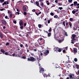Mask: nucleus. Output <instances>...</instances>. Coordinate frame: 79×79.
Masks as SVG:
<instances>
[{
    "mask_svg": "<svg viewBox=\"0 0 79 79\" xmlns=\"http://www.w3.org/2000/svg\"><path fill=\"white\" fill-rule=\"evenodd\" d=\"M63 53H65V52H66V50H63Z\"/></svg>",
    "mask_w": 79,
    "mask_h": 79,
    "instance_id": "8fccbe9b",
    "label": "nucleus"
},
{
    "mask_svg": "<svg viewBox=\"0 0 79 79\" xmlns=\"http://www.w3.org/2000/svg\"><path fill=\"white\" fill-rule=\"evenodd\" d=\"M74 6H76L77 4V1H74L73 2Z\"/></svg>",
    "mask_w": 79,
    "mask_h": 79,
    "instance_id": "2eb2a0df",
    "label": "nucleus"
},
{
    "mask_svg": "<svg viewBox=\"0 0 79 79\" xmlns=\"http://www.w3.org/2000/svg\"><path fill=\"white\" fill-rule=\"evenodd\" d=\"M27 52H28V53H29V49H27Z\"/></svg>",
    "mask_w": 79,
    "mask_h": 79,
    "instance_id": "4d7b16f0",
    "label": "nucleus"
},
{
    "mask_svg": "<svg viewBox=\"0 0 79 79\" xmlns=\"http://www.w3.org/2000/svg\"><path fill=\"white\" fill-rule=\"evenodd\" d=\"M69 76L70 77L69 79H74L75 78V76H74V74H69Z\"/></svg>",
    "mask_w": 79,
    "mask_h": 79,
    "instance_id": "20e7f679",
    "label": "nucleus"
},
{
    "mask_svg": "<svg viewBox=\"0 0 79 79\" xmlns=\"http://www.w3.org/2000/svg\"><path fill=\"white\" fill-rule=\"evenodd\" d=\"M1 22L2 23V24H3V25H6L7 22L6 20H2Z\"/></svg>",
    "mask_w": 79,
    "mask_h": 79,
    "instance_id": "6e6552de",
    "label": "nucleus"
},
{
    "mask_svg": "<svg viewBox=\"0 0 79 79\" xmlns=\"http://www.w3.org/2000/svg\"><path fill=\"white\" fill-rule=\"evenodd\" d=\"M12 16H13V15H12V14H10L9 15V17L10 18H12Z\"/></svg>",
    "mask_w": 79,
    "mask_h": 79,
    "instance_id": "473e14b6",
    "label": "nucleus"
},
{
    "mask_svg": "<svg viewBox=\"0 0 79 79\" xmlns=\"http://www.w3.org/2000/svg\"><path fill=\"white\" fill-rule=\"evenodd\" d=\"M13 22L14 24H16V23H17V22L16 20H14Z\"/></svg>",
    "mask_w": 79,
    "mask_h": 79,
    "instance_id": "f704fd0d",
    "label": "nucleus"
},
{
    "mask_svg": "<svg viewBox=\"0 0 79 79\" xmlns=\"http://www.w3.org/2000/svg\"><path fill=\"white\" fill-rule=\"evenodd\" d=\"M51 31H52V28H51V27H50V32H51Z\"/></svg>",
    "mask_w": 79,
    "mask_h": 79,
    "instance_id": "69168bd1",
    "label": "nucleus"
},
{
    "mask_svg": "<svg viewBox=\"0 0 79 79\" xmlns=\"http://www.w3.org/2000/svg\"><path fill=\"white\" fill-rule=\"evenodd\" d=\"M53 50L54 52H61L63 50V49L61 48H59L58 47H56L53 48Z\"/></svg>",
    "mask_w": 79,
    "mask_h": 79,
    "instance_id": "f03ea898",
    "label": "nucleus"
},
{
    "mask_svg": "<svg viewBox=\"0 0 79 79\" xmlns=\"http://www.w3.org/2000/svg\"><path fill=\"white\" fill-rule=\"evenodd\" d=\"M14 28H15V29H17L18 28V26H14Z\"/></svg>",
    "mask_w": 79,
    "mask_h": 79,
    "instance_id": "ea45409f",
    "label": "nucleus"
},
{
    "mask_svg": "<svg viewBox=\"0 0 79 79\" xmlns=\"http://www.w3.org/2000/svg\"><path fill=\"white\" fill-rule=\"evenodd\" d=\"M45 32L47 33L48 37H50V32L48 33V31H45Z\"/></svg>",
    "mask_w": 79,
    "mask_h": 79,
    "instance_id": "a211bd4d",
    "label": "nucleus"
},
{
    "mask_svg": "<svg viewBox=\"0 0 79 79\" xmlns=\"http://www.w3.org/2000/svg\"><path fill=\"white\" fill-rule=\"evenodd\" d=\"M39 2H44V0H39Z\"/></svg>",
    "mask_w": 79,
    "mask_h": 79,
    "instance_id": "09e8293b",
    "label": "nucleus"
},
{
    "mask_svg": "<svg viewBox=\"0 0 79 79\" xmlns=\"http://www.w3.org/2000/svg\"><path fill=\"white\" fill-rule=\"evenodd\" d=\"M76 47H77L78 49H79V43H76L75 45Z\"/></svg>",
    "mask_w": 79,
    "mask_h": 79,
    "instance_id": "ddd939ff",
    "label": "nucleus"
},
{
    "mask_svg": "<svg viewBox=\"0 0 79 79\" xmlns=\"http://www.w3.org/2000/svg\"><path fill=\"white\" fill-rule=\"evenodd\" d=\"M0 37L1 38H3V34L2 33H0Z\"/></svg>",
    "mask_w": 79,
    "mask_h": 79,
    "instance_id": "dca6fc26",
    "label": "nucleus"
},
{
    "mask_svg": "<svg viewBox=\"0 0 79 79\" xmlns=\"http://www.w3.org/2000/svg\"><path fill=\"white\" fill-rule=\"evenodd\" d=\"M41 11H40L38 13L39 15H40V14H41Z\"/></svg>",
    "mask_w": 79,
    "mask_h": 79,
    "instance_id": "338daca9",
    "label": "nucleus"
},
{
    "mask_svg": "<svg viewBox=\"0 0 79 79\" xmlns=\"http://www.w3.org/2000/svg\"><path fill=\"white\" fill-rule=\"evenodd\" d=\"M63 41V40H58V42H59V43H61Z\"/></svg>",
    "mask_w": 79,
    "mask_h": 79,
    "instance_id": "aec40b11",
    "label": "nucleus"
},
{
    "mask_svg": "<svg viewBox=\"0 0 79 79\" xmlns=\"http://www.w3.org/2000/svg\"><path fill=\"white\" fill-rule=\"evenodd\" d=\"M3 28L4 29H6V27H5V26H4L3 27Z\"/></svg>",
    "mask_w": 79,
    "mask_h": 79,
    "instance_id": "052dcab7",
    "label": "nucleus"
},
{
    "mask_svg": "<svg viewBox=\"0 0 79 79\" xmlns=\"http://www.w3.org/2000/svg\"><path fill=\"white\" fill-rule=\"evenodd\" d=\"M26 36L27 37H28L29 36V34H27Z\"/></svg>",
    "mask_w": 79,
    "mask_h": 79,
    "instance_id": "774afa93",
    "label": "nucleus"
},
{
    "mask_svg": "<svg viewBox=\"0 0 79 79\" xmlns=\"http://www.w3.org/2000/svg\"><path fill=\"white\" fill-rule=\"evenodd\" d=\"M58 15H56L54 16V18H58Z\"/></svg>",
    "mask_w": 79,
    "mask_h": 79,
    "instance_id": "bb28decb",
    "label": "nucleus"
},
{
    "mask_svg": "<svg viewBox=\"0 0 79 79\" xmlns=\"http://www.w3.org/2000/svg\"><path fill=\"white\" fill-rule=\"evenodd\" d=\"M64 34L66 36H68V34H67V32L65 31L64 33Z\"/></svg>",
    "mask_w": 79,
    "mask_h": 79,
    "instance_id": "2f4dec72",
    "label": "nucleus"
},
{
    "mask_svg": "<svg viewBox=\"0 0 79 79\" xmlns=\"http://www.w3.org/2000/svg\"><path fill=\"white\" fill-rule=\"evenodd\" d=\"M4 54H5L6 55H8V53L7 52H6L5 53H4Z\"/></svg>",
    "mask_w": 79,
    "mask_h": 79,
    "instance_id": "c9c22d12",
    "label": "nucleus"
},
{
    "mask_svg": "<svg viewBox=\"0 0 79 79\" xmlns=\"http://www.w3.org/2000/svg\"><path fill=\"white\" fill-rule=\"evenodd\" d=\"M25 47L26 48L28 47V45H27V44H25Z\"/></svg>",
    "mask_w": 79,
    "mask_h": 79,
    "instance_id": "a19ab883",
    "label": "nucleus"
},
{
    "mask_svg": "<svg viewBox=\"0 0 79 79\" xmlns=\"http://www.w3.org/2000/svg\"><path fill=\"white\" fill-rule=\"evenodd\" d=\"M44 55L46 56L48 54V53H49V50H45L44 52Z\"/></svg>",
    "mask_w": 79,
    "mask_h": 79,
    "instance_id": "423d86ee",
    "label": "nucleus"
},
{
    "mask_svg": "<svg viewBox=\"0 0 79 79\" xmlns=\"http://www.w3.org/2000/svg\"><path fill=\"white\" fill-rule=\"evenodd\" d=\"M6 2L5 1L2 4V5H6Z\"/></svg>",
    "mask_w": 79,
    "mask_h": 79,
    "instance_id": "c756f323",
    "label": "nucleus"
},
{
    "mask_svg": "<svg viewBox=\"0 0 79 79\" xmlns=\"http://www.w3.org/2000/svg\"><path fill=\"white\" fill-rule=\"evenodd\" d=\"M50 15L51 16H54V13L53 12H51L50 14Z\"/></svg>",
    "mask_w": 79,
    "mask_h": 79,
    "instance_id": "c85d7f7f",
    "label": "nucleus"
},
{
    "mask_svg": "<svg viewBox=\"0 0 79 79\" xmlns=\"http://www.w3.org/2000/svg\"><path fill=\"white\" fill-rule=\"evenodd\" d=\"M69 21H74V20L72 18H70L69 19Z\"/></svg>",
    "mask_w": 79,
    "mask_h": 79,
    "instance_id": "6ab92c4d",
    "label": "nucleus"
},
{
    "mask_svg": "<svg viewBox=\"0 0 79 79\" xmlns=\"http://www.w3.org/2000/svg\"><path fill=\"white\" fill-rule=\"evenodd\" d=\"M20 47H21V48H23V44H21L20 43Z\"/></svg>",
    "mask_w": 79,
    "mask_h": 79,
    "instance_id": "a878e982",
    "label": "nucleus"
},
{
    "mask_svg": "<svg viewBox=\"0 0 79 79\" xmlns=\"http://www.w3.org/2000/svg\"><path fill=\"white\" fill-rule=\"evenodd\" d=\"M78 15V13H76L75 14V15L76 16H77Z\"/></svg>",
    "mask_w": 79,
    "mask_h": 79,
    "instance_id": "de8ad7c7",
    "label": "nucleus"
},
{
    "mask_svg": "<svg viewBox=\"0 0 79 79\" xmlns=\"http://www.w3.org/2000/svg\"><path fill=\"white\" fill-rule=\"evenodd\" d=\"M38 40H42L43 42V44H45V40H44V39H42V38H39L38 39Z\"/></svg>",
    "mask_w": 79,
    "mask_h": 79,
    "instance_id": "9b49d317",
    "label": "nucleus"
},
{
    "mask_svg": "<svg viewBox=\"0 0 79 79\" xmlns=\"http://www.w3.org/2000/svg\"><path fill=\"white\" fill-rule=\"evenodd\" d=\"M46 3L48 5H50V2H48V1H47Z\"/></svg>",
    "mask_w": 79,
    "mask_h": 79,
    "instance_id": "7c9ffc66",
    "label": "nucleus"
},
{
    "mask_svg": "<svg viewBox=\"0 0 79 79\" xmlns=\"http://www.w3.org/2000/svg\"><path fill=\"white\" fill-rule=\"evenodd\" d=\"M23 14L24 15H27V13L26 12H23Z\"/></svg>",
    "mask_w": 79,
    "mask_h": 79,
    "instance_id": "79ce46f5",
    "label": "nucleus"
},
{
    "mask_svg": "<svg viewBox=\"0 0 79 79\" xmlns=\"http://www.w3.org/2000/svg\"><path fill=\"white\" fill-rule=\"evenodd\" d=\"M35 14H36V15L37 16H39V14H38V13L36 12V13H35Z\"/></svg>",
    "mask_w": 79,
    "mask_h": 79,
    "instance_id": "13d9d810",
    "label": "nucleus"
},
{
    "mask_svg": "<svg viewBox=\"0 0 79 79\" xmlns=\"http://www.w3.org/2000/svg\"><path fill=\"white\" fill-rule=\"evenodd\" d=\"M36 4V6H38L39 7H40H40L39 6V2L36 1L35 3Z\"/></svg>",
    "mask_w": 79,
    "mask_h": 79,
    "instance_id": "f8f14e48",
    "label": "nucleus"
},
{
    "mask_svg": "<svg viewBox=\"0 0 79 79\" xmlns=\"http://www.w3.org/2000/svg\"><path fill=\"white\" fill-rule=\"evenodd\" d=\"M8 14H11V12H10V11H8Z\"/></svg>",
    "mask_w": 79,
    "mask_h": 79,
    "instance_id": "49530a36",
    "label": "nucleus"
},
{
    "mask_svg": "<svg viewBox=\"0 0 79 79\" xmlns=\"http://www.w3.org/2000/svg\"><path fill=\"white\" fill-rule=\"evenodd\" d=\"M63 25L64 26H65V22L64 21L63 22Z\"/></svg>",
    "mask_w": 79,
    "mask_h": 79,
    "instance_id": "4c0bfd02",
    "label": "nucleus"
},
{
    "mask_svg": "<svg viewBox=\"0 0 79 79\" xmlns=\"http://www.w3.org/2000/svg\"><path fill=\"white\" fill-rule=\"evenodd\" d=\"M6 4H7V5H8V4H9V2H8V1H6Z\"/></svg>",
    "mask_w": 79,
    "mask_h": 79,
    "instance_id": "6e6d98bb",
    "label": "nucleus"
},
{
    "mask_svg": "<svg viewBox=\"0 0 79 79\" xmlns=\"http://www.w3.org/2000/svg\"><path fill=\"white\" fill-rule=\"evenodd\" d=\"M12 56H15V53H14V54H12Z\"/></svg>",
    "mask_w": 79,
    "mask_h": 79,
    "instance_id": "bf43d9fd",
    "label": "nucleus"
},
{
    "mask_svg": "<svg viewBox=\"0 0 79 79\" xmlns=\"http://www.w3.org/2000/svg\"><path fill=\"white\" fill-rule=\"evenodd\" d=\"M68 24H69L68 22H66L65 23V24L66 26H68Z\"/></svg>",
    "mask_w": 79,
    "mask_h": 79,
    "instance_id": "864d4df0",
    "label": "nucleus"
},
{
    "mask_svg": "<svg viewBox=\"0 0 79 79\" xmlns=\"http://www.w3.org/2000/svg\"><path fill=\"white\" fill-rule=\"evenodd\" d=\"M1 52H2V53H3V54H5V51L3 49H1Z\"/></svg>",
    "mask_w": 79,
    "mask_h": 79,
    "instance_id": "4468645a",
    "label": "nucleus"
},
{
    "mask_svg": "<svg viewBox=\"0 0 79 79\" xmlns=\"http://www.w3.org/2000/svg\"><path fill=\"white\" fill-rule=\"evenodd\" d=\"M44 76H45L46 77H49V76H50V75L49 74V73H48V75H47V74H45Z\"/></svg>",
    "mask_w": 79,
    "mask_h": 79,
    "instance_id": "f3484780",
    "label": "nucleus"
},
{
    "mask_svg": "<svg viewBox=\"0 0 79 79\" xmlns=\"http://www.w3.org/2000/svg\"><path fill=\"white\" fill-rule=\"evenodd\" d=\"M0 11H3L4 10V9H0Z\"/></svg>",
    "mask_w": 79,
    "mask_h": 79,
    "instance_id": "680f3d73",
    "label": "nucleus"
},
{
    "mask_svg": "<svg viewBox=\"0 0 79 79\" xmlns=\"http://www.w3.org/2000/svg\"><path fill=\"white\" fill-rule=\"evenodd\" d=\"M41 6L42 7L44 6V3L43 2H41Z\"/></svg>",
    "mask_w": 79,
    "mask_h": 79,
    "instance_id": "e433bc0d",
    "label": "nucleus"
},
{
    "mask_svg": "<svg viewBox=\"0 0 79 79\" xmlns=\"http://www.w3.org/2000/svg\"><path fill=\"white\" fill-rule=\"evenodd\" d=\"M32 11L33 12H35V9L32 10Z\"/></svg>",
    "mask_w": 79,
    "mask_h": 79,
    "instance_id": "603ef678",
    "label": "nucleus"
},
{
    "mask_svg": "<svg viewBox=\"0 0 79 79\" xmlns=\"http://www.w3.org/2000/svg\"><path fill=\"white\" fill-rule=\"evenodd\" d=\"M26 23H25L24 24V27H26Z\"/></svg>",
    "mask_w": 79,
    "mask_h": 79,
    "instance_id": "5fc2aeb1",
    "label": "nucleus"
},
{
    "mask_svg": "<svg viewBox=\"0 0 79 79\" xmlns=\"http://www.w3.org/2000/svg\"><path fill=\"white\" fill-rule=\"evenodd\" d=\"M4 1H5V0H0V2H4Z\"/></svg>",
    "mask_w": 79,
    "mask_h": 79,
    "instance_id": "37998d69",
    "label": "nucleus"
},
{
    "mask_svg": "<svg viewBox=\"0 0 79 79\" xmlns=\"http://www.w3.org/2000/svg\"><path fill=\"white\" fill-rule=\"evenodd\" d=\"M76 11H75L74 10H73L72 11V13H73V14H75V13H76Z\"/></svg>",
    "mask_w": 79,
    "mask_h": 79,
    "instance_id": "cd10ccee",
    "label": "nucleus"
},
{
    "mask_svg": "<svg viewBox=\"0 0 79 79\" xmlns=\"http://www.w3.org/2000/svg\"><path fill=\"white\" fill-rule=\"evenodd\" d=\"M74 61L75 62H77V58H75L74 59Z\"/></svg>",
    "mask_w": 79,
    "mask_h": 79,
    "instance_id": "b1692460",
    "label": "nucleus"
},
{
    "mask_svg": "<svg viewBox=\"0 0 79 79\" xmlns=\"http://www.w3.org/2000/svg\"><path fill=\"white\" fill-rule=\"evenodd\" d=\"M20 28L21 29H23V28H24V27L23 26H22L20 27Z\"/></svg>",
    "mask_w": 79,
    "mask_h": 79,
    "instance_id": "58836bf2",
    "label": "nucleus"
},
{
    "mask_svg": "<svg viewBox=\"0 0 79 79\" xmlns=\"http://www.w3.org/2000/svg\"><path fill=\"white\" fill-rule=\"evenodd\" d=\"M58 4L59 5H60V6L62 5V4L61 3H58Z\"/></svg>",
    "mask_w": 79,
    "mask_h": 79,
    "instance_id": "c03bdc74",
    "label": "nucleus"
},
{
    "mask_svg": "<svg viewBox=\"0 0 79 79\" xmlns=\"http://www.w3.org/2000/svg\"><path fill=\"white\" fill-rule=\"evenodd\" d=\"M28 61H36V60H35V58H34L33 57H30V58H28L27 59Z\"/></svg>",
    "mask_w": 79,
    "mask_h": 79,
    "instance_id": "7ed1b4c3",
    "label": "nucleus"
},
{
    "mask_svg": "<svg viewBox=\"0 0 79 79\" xmlns=\"http://www.w3.org/2000/svg\"><path fill=\"white\" fill-rule=\"evenodd\" d=\"M73 2V0H68V2L69 3H72Z\"/></svg>",
    "mask_w": 79,
    "mask_h": 79,
    "instance_id": "72a5a7b5",
    "label": "nucleus"
},
{
    "mask_svg": "<svg viewBox=\"0 0 79 79\" xmlns=\"http://www.w3.org/2000/svg\"><path fill=\"white\" fill-rule=\"evenodd\" d=\"M39 72L40 73H42V74H43V72L45 71V70L44 69L41 68V67H40L39 68Z\"/></svg>",
    "mask_w": 79,
    "mask_h": 79,
    "instance_id": "39448f33",
    "label": "nucleus"
},
{
    "mask_svg": "<svg viewBox=\"0 0 79 79\" xmlns=\"http://www.w3.org/2000/svg\"><path fill=\"white\" fill-rule=\"evenodd\" d=\"M5 18L6 19H7V18H8V16H5Z\"/></svg>",
    "mask_w": 79,
    "mask_h": 79,
    "instance_id": "0e129e2a",
    "label": "nucleus"
},
{
    "mask_svg": "<svg viewBox=\"0 0 79 79\" xmlns=\"http://www.w3.org/2000/svg\"><path fill=\"white\" fill-rule=\"evenodd\" d=\"M72 39L71 40V44H74V42H76L78 41V39H77V38H78V37H76V35L74 34H73L72 35Z\"/></svg>",
    "mask_w": 79,
    "mask_h": 79,
    "instance_id": "f257e3e1",
    "label": "nucleus"
},
{
    "mask_svg": "<svg viewBox=\"0 0 79 79\" xmlns=\"http://www.w3.org/2000/svg\"><path fill=\"white\" fill-rule=\"evenodd\" d=\"M69 25L70 27L72 28V23H69Z\"/></svg>",
    "mask_w": 79,
    "mask_h": 79,
    "instance_id": "412c9836",
    "label": "nucleus"
},
{
    "mask_svg": "<svg viewBox=\"0 0 79 79\" xmlns=\"http://www.w3.org/2000/svg\"><path fill=\"white\" fill-rule=\"evenodd\" d=\"M59 8L60 10H61L62 9H63V7H59Z\"/></svg>",
    "mask_w": 79,
    "mask_h": 79,
    "instance_id": "3c124183",
    "label": "nucleus"
},
{
    "mask_svg": "<svg viewBox=\"0 0 79 79\" xmlns=\"http://www.w3.org/2000/svg\"><path fill=\"white\" fill-rule=\"evenodd\" d=\"M55 2V3H58V1L56 0Z\"/></svg>",
    "mask_w": 79,
    "mask_h": 79,
    "instance_id": "a18cd8bd",
    "label": "nucleus"
},
{
    "mask_svg": "<svg viewBox=\"0 0 79 79\" xmlns=\"http://www.w3.org/2000/svg\"><path fill=\"white\" fill-rule=\"evenodd\" d=\"M21 58L23 59H26V57L25 56H23L22 57H21Z\"/></svg>",
    "mask_w": 79,
    "mask_h": 79,
    "instance_id": "393cba45",
    "label": "nucleus"
},
{
    "mask_svg": "<svg viewBox=\"0 0 79 79\" xmlns=\"http://www.w3.org/2000/svg\"><path fill=\"white\" fill-rule=\"evenodd\" d=\"M17 11H18V12H19V11H20V10L19 9H17Z\"/></svg>",
    "mask_w": 79,
    "mask_h": 79,
    "instance_id": "e2e57ef3",
    "label": "nucleus"
},
{
    "mask_svg": "<svg viewBox=\"0 0 79 79\" xmlns=\"http://www.w3.org/2000/svg\"><path fill=\"white\" fill-rule=\"evenodd\" d=\"M73 53H77V48H73Z\"/></svg>",
    "mask_w": 79,
    "mask_h": 79,
    "instance_id": "0eeeda50",
    "label": "nucleus"
},
{
    "mask_svg": "<svg viewBox=\"0 0 79 79\" xmlns=\"http://www.w3.org/2000/svg\"><path fill=\"white\" fill-rule=\"evenodd\" d=\"M23 11H27V10H26V5L23 6Z\"/></svg>",
    "mask_w": 79,
    "mask_h": 79,
    "instance_id": "1a4fd4ad",
    "label": "nucleus"
},
{
    "mask_svg": "<svg viewBox=\"0 0 79 79\" xmlns=\"http://www.w3.org/2000/svg\"><path fill=\"white\" fill-rule=\"evenodd\" d=\"M19 24L20 26H23V24H24V23H23V22L22 20L19 22Z\"/></svg>",
    "mask_w": 79,
    "mask_h": 79,
    "instance_id": "9d476101",
    "label": "nucleus"
},
{
    "mask_svg": "<svg viewBox=\"0 0 79 79\" xmlns=\"http://www.w3.org/2000/svg\"><path fill=\"white\" fill-rule=\"evenodd\" d=\"M10 45V43L9 42H8L6 44V46H8Z\"/></svg>",
    "mask_w": 79,
    "mask_h": 79,
    "instance_id": "5701e85b",
    "label": "nucleus"
},
{
    "mask_svg": "<svg viewBox=\"0 0 79 79\" xmlns=\"http://www.w3.org/2000/svg\"><path fill=\"white\" fill-rule=\"evenodd\" d=\"M38 26L39 28H41V27H42V24H39Z\"/></svg>",
    "mask_w": 79,
    "mask_h": 79,
    "instance_id": "4be33fe9",
    "label": "nucleus"
}]
</instances>
